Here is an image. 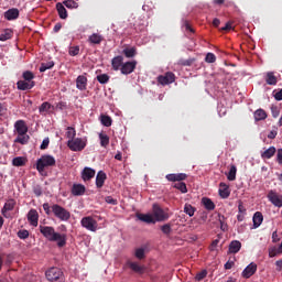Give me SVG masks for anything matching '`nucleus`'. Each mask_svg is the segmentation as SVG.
I'll return each mask as SVG.
<instances>
[{
  "label": "nucleus",
  "instance_id": "22",
  "mask_svg": "<svg viewBox=\"0 0 282 282\" xmlns=\"http://www.w3.org/2000/svg\"><path fill=\"white\" fill-rule=\"evenodd\" d=\"M241 250V241L239 240H232L229 243L228 254H237Z\"/></svg>",
  "mask_w": 282,
  "mask_h": 282
},
{
  "label": "nucleus",
  "instance_id": "34",
  "mask_svg": "<svg viewBox=\"0 0 282 282\" xmlns=\"http://www.w3.org/2000/svg\"><path fill=\"white\" fill-rule=\"evenodd\" d=\"M134 257H135V259H139V261H142V259H147V249L145 248H137L134 250Z\"/></svg>",
  "mask_w": 282,
  "mask_h": 282
},
{
  "label": "nucleus",
  "instance_id": "56",
  "mask_svg": "<svg viewBox=\"0 0 282 282\" xmlns=\"http://www.w3.org/2000/svg\"><path fill=\"white\" fill-rule=\"evenodd\" d=\"M55 109H59V111H63L67 109V102L65 101H59L55 105Z\"/></svg>",
  "mask_w": 282,
  "mask_h": 282
},
{
  "label": "nucleus",
  "instance_id": "31",
  "mask_svg": "<svg viewBox=\"0 0 282 282\" xmlns=\"http://www.w3.org/2000/svg\"><path fill=\"white\" fill-rule=\"evenodd\" d=\"M253 116H254L256 122H259V121L265 120V118H268V112H265V110L260 108L254 111Z\"/></svg>",
  "mask_w": 282,
  "mask_h": 282
},
{
  "label": "nucleus",
  "instance_id": "17",
  "mask_svg": "<svg viewBox=\"0 0 282 282\" xmlns=\"http://www.w3.org/2000/svg\"><path fill=\"white\" fill-rule=\"evenodd\" d=\"M124 63V57L118 55L111 59V67L115 72L121 70Z\"/></svg>",
  "mask_w": 282,
  "mask_h": 282
},
{
  "label": "nucleus",
  "instance_id": "53",
  "mask_svg": "<svg viewBox=\"0 0 282 282\" xmlns=\"http://www.w3.org/2000/svg\"><path fill=\"white\" fill-rule=\"evenodd\" d=\"M69 56H78L80 53V47L79 46H72L68 51Z\"/></svg>",
  "mask_w": 282,
  "mask_h": 282
},
{
  "label": "nucleus",
  "instance_id": "29",
  "mask_svg": "<svg viewBox=\"0 0 282 282\" xmlns=\"http://www.w3.org/2000/svg\"><path fill=\"white\" fill-rule=\"evenodd\" d=\"M14 206H17V200H14V199H9L6 204H4V206H3V208H2V215H3V217H7L6 216V214L8 213V212H10V210H14Z\"/></svg>",
  "mask_w": 282,
  "mask_h": 282
},
{
  "label": "nucleus",
  "instance_id": "26",
  "mask_svg": "<svg viewBox=\"0 0 282 282\" xmlns=\"http://www.w3.org/2000/svg\"><path fill=\"white\" fill-rule=\"evenodd\" d=\"M122 54L126 58H135V56H138V48L135 46L126 47L123 48Z\"/></svg>",
  "mask_w": 282,
  "mask_h": 282
},
{
  "label": "nucleus",
  "instance_id": "50",
  "mask_svg": "<svg viewBox=\"0 0 282 282\" xmlns=\"http://www.w3.org/2000/svg\"><path fill=\"white\" fill-rule=\"evenodd\" d=\"M226 217L225 216H219V224H220V229L226 232L228 230V224L225 223Z\"/></svg>",
  "mask_w": 282,
  "mask_h": 282
},
{
  "label": "nucleus",
  "instance_id": "63",
  "mask_svg": "<svg viewBox=\"0 0 282 282\" xmlns=\"http://www.w3.org/2000/svg\"><path fill=\"white\" fill-rule=\"evenodd\" d=\"M276 272H282V259L275 261Z\"/></svg>",
  "mask_w": 282,
  "mask_h": 282
},
{
  "label": "nucleus",
  "instance_id": "25",
  "mask_svg": "<svg viewBox=\"0 0 282 282\" xmlns=\"http://www.w3.org/2000/svg\"><path fill=\"white\" fill-rule=\"evenodd\" d=\"M219 195L223 199L230 197V187L226 183L219 184Z\"/></svg>",
  "mask_w": 282,
  "mask_h": 282
},
{
  "label": "nucleus",
  "instance_id": "12",
  "mask_svg": "<svg viewBox=\"0 0 282 282\" xmlns=\"http://www.w3.org/2000/svg\"><path fill=\"white\" fill-rule=\"evenodd\" d=\"M127 265L130 268V270H132V272H135L137 274H144V272H147V267L140 265L138 262L128 261Z\"/></svg>",
  "mask_w": 282,
  "mask_h": 282
},
{
  "label": "nucleus",
  "instance_id": "30",
  "mask_svg": "<svg viewBox=\"0 0 282 282\" xmlns=\"http://www.w3.org/2000/svg\"><path fill=\"white\" fill-rule=\"evenodd\" d=\"M56 10L58 12L59 19H63V20L67 19L68 17L67 9H65V6H63V3L58 2L56 4Z\"/></svg>",
  "mask_w": 282,
  "mask_h": 282
},
{
  "label": "nucleus",
  "instance_id": "49",
  "mask_svg": "<svg viewBox=\"0 0 282 282\" xmlns=\"http://www.w3.org/2000/svg\"><path fill=\"white\" fill-rule=\"evenodd\" d=\"M66 138H68V140H74L76 138V129H74L73 127H68Z\"/></svg>",
  "mask_w": 282,
  "mask_h": 282
},
{
  "label": "nucleus",
  "instance_id": "36",
  "mask_svg": "<svg viewBox=\"0 0 282 282\" xmlns=\"http://www.w3.org/2000/svg\"><path fill=\"white\" fill-rule=\"evenodd\" d=\"M227 180H229V182H235V180H237V166L231 165L229 173L227 175Z\"/></svg>",
  "mask_w": 282,
  "mask_h": 282
},
{
  "label": "nucleus",
  "instance_id": "3",
  "mask_svg": "<svg viewBox=\"0 0 282 282\" xmlns=\"http://www.w3.org/2000/svg\"><path fill=\"white\" fill-rule=\"evenodd\" d=\"M47 166H56V159L50 154L42 155L36 162L39 173H43Z\"/></svg>",
  "mask_w": 282,
  "mask_h": 282
},
{
  "label": "nucleus",
  "instance_id": "2",
  "mask_svg": "<svg viewBox=\"0 0 282 282\" xmlns=\"http://www.w3.org/2000/svg\"><path fill=\"white\" fill-rule=\"evenodd\" d=\"M52 213L59 221H69L72 219V213L58 204L52 205Z\"/></svg>",
  "mask_w": 282,
  "mask_h": 282
},
{
  "label": "nucleus",
  "instance_id": "64",
  "mask_svg": "<svg viewBox=\"0 0 282 282\" xmlns=\"http://www.w3.org/2000/svg\"><path fill=\"white\" fill-rule=\"evenodd\" d=\"M274 98L278 101L282 100V88L278 93H275Z\"/></svg>",
  "mask_w": 282,
  "mask_h": 282
},
{
  "label": "nucleus",
  "instance_id": "6",
  "mask_svg": "<svg viewBox=\"0 0 282 282\" xmlns=\"http://www.w3.org/2000/svg\"><path fill=\"white\" fill-rule=\"evenodd\" d=\"M80 225L83 228H86V230H89L90 232H96V230H98V221L91 216L82 218Z\"/></svg>",
  "mask_w": 282,
  "mask_h": 282
},
{
  "label": "nucleus",
  "instance_id": "5",
  "mask_svg": "<svg viewBox=\"0 0 282 282\" xmlns=\"http://www.w3.org/2000/svg\"><path fill=\"white\" fill-rule=\"evenodd\" d=\"M152 215L154 217L155 224H156V221H166V219H169V217H171L169 215V213H166L164 209H162V207H160V205H158V204H153Z\"/></svg>",
  "mask_w": 282,
  "mask_h": 282
},
{
  "label": "nucleus",
  "instance_id": "61",
  "mask_svg": "<svg viewBox=\"0 0 282 282\" xmlns=\"http://www.w3.org/2000/svg\"><path fill=\"white\" fill-rule=\"evenodd\" d=\"M230 30H232V22L229 21L220 29V32H230Z\"/></svg>",
  "mask_w": 282,
  "mask_h": 282
},
{
  "label": "nucleus",
  "instance_id": "44",
  "mask_svg": "<svg viewBox=\"0 0 282 282\" xmlns=\"http://www.w3.org/2000/svg\"><path fill=\"white\" fill-rule=\"evenodd\" d=\"M267 85H276V76H274V73L270 72L267 74Z\"/></svg>",
  "mask_w": 282,
  "mask_h": 282
},
{
  "label": "nucleus",
  "instance_id": "58",
  "mask_svg": "<svg viewBox=\"0 0 282 282\" xmlns=\"http://www.w3.org/2000/svg\"><path fill=\"white\" fill-rule=\"evenodd\" d=\"M33 193L34 195H36V197H41L43 195V189L41 188V186L36 185L33 187Z\"/></svg>",
  "mask_w": 282,
  "mask_h": 282
},
{
  "label": "nucleus",
  "instance_id": "38",
  "mask_svg": "<svg viewBox=\"0 0 282 282\" xmlns=\"http://www.w3.org/2000/svg\"><path fill=\"white\" fill-rule=\"evenodd\" d=\"M99 140L100 147H104V149H107V147H109V135L105 133H99Z\"/></svg>",
  "mask_w": 282,
  "mask_h": 282
},
{
  "label": "nucleus",
  "instance_id": "32",
  "mask_svg": "<svg viewBox=\"0 0 282 282\" xmlns=\"http://www.w3.org/2000/svg\"><path fill=\"white\" fill-rule=\"evenodd\" d=\"M261 224H263V214H261V212H257L253 215V227L259 228V226H261Z\"/></svg>",
  "mask_w": 282,
  "mask_h": 282
},
{
  "label": "nucleus",
  "instance_id": "54",
  "mask_svg": "<svg viewBox=\"0 0 282 282\" xmlns=\"http://www.w3.org/2000/svg\"><path fill=\"white\" fill-rule=\"evenodd\" d=\"M106 204H110L111 206H118V199L112 198L111 196H107L105 198Z\"/></svg>",
  "mask_w": 282,
  "mask_h": 282
},
{
  "label": "nucleus",
  "instance_id": "33",
  "mask_svg": "<svg viewBox=\"0 0 282 282\" xmlns=\"http://www.w3.org/2000/svg\"><path fill=\"white\" fill-rule=\"evenodd\" d=\"M14 142L17 144H28V142H30V135L28 133L18 134V137L14 140Z\"/></svg>",
  "mask_w": 282,
  "mask_h": 282
},
{
  "label": "nucleus",
  "instance_id": "47",
  "mask_svg": "<svg viewBox=\"0 0 282 282\" xmlns=\"http://www.w3.org/2000/svg\"><path fill=\"white\" fill-rule=\"evenodd\" d=\"M109 75L107 74H100L97 76V80L98 83H100V85H107V83H109Z\"/></svg>",
  "mask_w": 282,
  "mask_h": 282
},
{
  "label": "nucleus",
  "instance_id": "41",
  "mask_svg": "<svg viewBox=\"0 0 282 282\" xmlns=\"http://www.w3.org/2000/svg\"><path fill=\"white\" fill-rule=\"evenodd\" d=\"M52 107H54V106H52L51 102L44 101V102L39 107V111H40V113H47V111H50Z\"/></svg>",
  "mask_w": 282,
  "mask_h": 282
},
{
  "label": "nucleus",
  "instance_id": "20",
  "mask_svg": "<svg viewBox=\"0 0 282 282\" xmlns=\"http://www.w3.org/2000/svg\"><path fill=\"white\" fill-rule=\"evenodd\" d=\"M96 176V170L91 167H85L82 172V178L84 182H89V180L94 178Z\"/></svg>",
  "mask_w": 282,
  "mask_h": 282
},
{
  "label": "nucleus",
  "instance_id": "9",
  "mask_svg": "<svg viewBox=\"0 0 282 282\" xmlns=\"http://www.w3.org/2000/svg\"><path fill=\"white\" fill-rule=\"evenodd\" d=\"M138 66L137 61L126 62L121 66V74L124 76H129V74H133L135 72V67Z\"/></svg>",
  "mask_w": 282,
  "mask_h": 282
},
{
  "label": "nucleus",
  "instance_id": "42",
  "mask_svg": "<svg viewBox=\"0 0 282 282\" xmlns=\"http://www.w3.org/2000/svg\"><path fill=\"white\" fill-rule=\"evenodd\" d=\"M22 78H24L26 83H34V73H32L31 70H25L22 74Z\"/></svg>",
  "mask_w": 282,
  "mask_h": 282
},
{
  "label": "nucleus",
  "instance_id": "7",
  "mask_svg": "<svg viewBox=\"0 0 282 282\" xmlns=\"http://www.w3.org/2000/svg\"><path fill=\"white\" fill-rule=\"evenodd\" d=\"M267 198L276 208H282V195L276 193V189H270L268 192Z\"/></svg>",
  "mask_w": 282,
  "mask_h": 282
},
{
  "label": "nucleus",
  "instance_id": "57",
  "mask_svg": "<svg viewBox=\"0 0 282 282\" xmlns=\"http://www.w3.org/2000/svg\"><path fill=\"white\" fill-rule=\"evenodd\" d=\"M43 210L45 212L46 215H52V206H50V203H44L43 204Z\"/></svg>",
  "mask_w": 282,
  "mask_h": 282
},
{
  "label": "nucleus",
  "instance_id": "43",
  "mask_svg": "<svg viewBox=\"0 0 282 282\" xmlns=\"http://www.w3.org/2000/svg\"><path fill=\"white\" fill-rule=\"evenodd\" d=\"M12 39V30L7 29L2 34H0V41H10Z\"/></svg>",
  "mask_w": 282,
  "mask_h": 282
},
{
  "label": "nucleus",
  "instance_id": "18",
  "mask_svg": "<svg viewBox=\"0 0 282 282\" xmlns=\"http://www.w3.org/2000/svg\"><path fill=\"white\" fill-rule=\"evenodd\" d=\"M167 182H184L188 177L185 173H178V174H167L166 176Z\"/></svg>",
  "mask_w": 282,
  "mask_h": 282
},
{
  "label": "nucleus",
  "instance_id": "51",
  "mask_svg": "<svg viewBox=\"0 0 282 282\" xmlns=\"http://www.w3.org/2000/svg\"><path fill=\"white\" fill-rule=\"evenodd\" d=\"M19 239H28L30 237V231L28 229H21L18 231Z\"/></svg>",
  "mask_w": 282,
  "mask_h": 282
},
{
  "label": "nucleus",
  "instance_id": "40",
  "mask_svg": "<svg viewBox=\"0 0 282 282\" xmlns=\"http://www.w3.org/2000/svg\"><path fill=\"white\" fill-rule=\"evenodd\" d=\"M174 188H176L177 191H180L181 193H188V188L186 187V183L184 182H178V183H175L173 185Z\"/></svg>",
  "mask_w": 282,
  "mask_h": 282
},
{
  "label": "nucleus",
  "instance_id": "15",
  "mask_svg": "<svg viewBox=\"0 0 282 282\" xmlns=\"http://www.w3.org/2000/svg\"><path fill=\"white\" fill-rule=\"evenodd\" d=\"M35 85H36V82L19 80L17 83V87L18 89H20V91H28L30 89H33Z\"/></svg>",
  "mask_w": 282,
  "mask_h": 282
},
{
  "label": "nucleus",
  "instance_id": "27",
  "mask_svg": "<svg viewBox=\"0 0 282 282\" xmlns=\"http://www.w3.org/2000/svg\"><path fill=\"white\" fill-rule=\"evenodd\" d=\"M137 217L144 224H155V218L151 214H137Z\"/></svg>",
  "mask_w": 282,
  "mask_h": 282
},
{
  "label": "nucleus",
  "instance_id": "23",
  "mask_svg": "<svg viewBox=\"0 0 282 282\" xmlns=\"http://www.w3.org/2000/svg\"><path fill=\"white\" fill-rule=\"evenodd\" d=\"M106 181H107V173H105L104 171H99L96 176L97 188H102V186H105Z\"/></svg>",
  "mask_w": 282,
  "mask_h": 282
},
{
  "label": "nucleus",
  "instance_id": "21",
  "mask_svg": "<svg viewBox=\"0 0 282 282\" xmlns=\"http://www.w3.org/2000/svg\"><path fill=\"white\" fill-rule=\"evenodd\" d=\"M76 87L79 91H85L87 89V77L85 75H79L76 78Z\"/></svg>",
  "mask_w": 282,
  "mask_h": 282
},
{
  "label": "nucleus",
  "instance_id": "48",
  "mask_svg": "<svg viewBox=\"0 0 282 282\" xmlns=\"http://www.w3.org/2000/svg\"><path fill=\"white\" fill-rule=\"evenodd\" d=\"M101 124H104V127H111V124H112L111 117H109L107 115H102L101 116Z\"/></svg>",
  "mask_w": 282,
  "mask_h": 282
},
{
  "label": "nucleus",
  "instance_id": "4",
  "mask_svg": "<svg viewBox=\"0 0 282 282\" xmlns=\"http://www.w3.org/2000/svg\"><path fill=\"white\" fill-rule=\"evenodd\" d=\"M46 279L50 282H65V275L58 268H51L46 271Z\"/></svg>",
  "mask_w": 282,
  "mask_h": 282
},
{
  "label": "nucleus",
  "instance_id": "19",
  "mask_svg": "<svg viewBox=\"0 0 282 282\" xmlns=\"http://www.w3.org/2000/svg\"><path fill=\"white\" fill-rule=\"evenodd\" d=\"M19 14H20L19 9L12 8L4 12V19H7V21H17V19L19 18Z\"/></svg>",
  "mask_w": 282,
  "mask_h": 282
},
{
  "label": "nucleus",
  "instance_id": "14",
  "mask_svg": "<svg viewBox=\"0 0 282 282\" xmlns=\"http://www.w3.org/2000/svg\"><path fill=\"white\" fill-rule=\"evenodd\" d=\"M14 129L18 135H25V133H28V124H25L24 120L15 121Z\"/></svg>",
  "mask_w": 282,
  "mask_h": 282
},
{
  "label": "nucleus",
  "instance_id": "13",
  "mask_svg": "<svg viewBox=\"0 0 282 282\" xmlns=\"http://www.w3.org/2000/svg\"><path fill=\"white\" fill-rule=\"evenodd\" d=\"M28 221L31 226H33L34 228H36V226H39V212H36V209H31L28 213Z\"/></svg>",
  "mask_w": 282,
  "mask_h": 282
},
{
  "label": "nucleus",
  "instance_id": "8",
  "mask_svg": "<svg viewBox=\"0 0 282 282\" xmlns=\"http://www.w3.org/2000/svg\"><path fill=\"white\" fill-rule=\"evenodd\" d=\"M67 147L70 149V151H83L87 147V142L80 138H76L68 140Z\"/></svg>",
  "mask_w": 282,
  "mask_h": 282
},
{
  "label": "nucleus",
  "instance_id": "46",
  "mask_svg": "<svg viewBox=\"0 0 282 282\" xmlns=\"http://www.w3.org/2000/svg\"><path fill=\"white\" fill-rule=\"evenodd\" d=\"M52 67H54V62H46V63H42L40 66V72H47V69H52Z\"/></svg>",
  "mask_w": 282,
  "mask_h": 282
},
{
  "label": "nucleus",
  "instance_id": "10",
  "mask_svg": "<svg viewBox=\"0 0 282 282\" xmlns=\"http://www.w3.org/2000/svg\"><path fill=\"white\" fill-rule=\"evenodd\" d=\"M174 80L175 74L173 72H167L164 75L158 77V83H160V85H172Z\"/></svg>",
  "mask_w": 282,
  "mask_h": 282
},
{
  "label": "nucleus",
  "instance_id": "45",
  "mask_svg": "<svg viewBox=\"0 0 282 282\" xmlns=\"http://www.w3.org/2000/svg\"><path fill=\"white\" fill-rule=\"evenodd\" d=\"M195 207H193V205H191V204H185V206H184V213L186 214V215H188L189 217H193V215H195Z\"/></svg>",
  "mask_w": 282,
  "mask_h": 282
},
{
  "label": "nucleus",
  "instance_id": "24",
  "mask_svg": "<svg viewBox=\"0 0 282 282\" xmlns=\"http://www.w3.org/2000/svg\"><path fill=\"white\" fill-rule=\"evenodd\" d=\"M276 155V148L274 145L267 149L264 152L261 153L262 160H272Z\"/></svg>",
  "mask_w": 282,
  "mask_h": 282
},
{
  "label": "nucleus",
  "instance_id": "60",
  "mask_svg": "<svg viewBox=\"0 0 282 282\" xmlns=\"http://www.w3.org/2000/svg\"><path fill=\"white\" fill-rule=\"evenodd\" d=\"M275 162H278L280 166H282V149H278Z\"/></svg>",
  "mask_w": 282,
  "mask_h": 282
},
{
  "label": "nucleus",
  "instance_id": "1",
  "mask_svg": "<svg viewBox=\"0 0 282 282\" xmlns=\"http://www.w3.org/2000/svg\"><path fill=\"white\" fill-rule=\"evenodd\" d=\"M40 232L47 241L57 242L58 248L67 246V235L56 232L54 227L40 225Z\"/></svg>",
  "mask_w": 282,
  "mask_h": 282
},
{
  "label": "nucleus",
  "instance_id": "39",
  "mask_svg": "<svg viewBox=\"0 0 282 282\" xmlns=\"http://www.w3.org/2000/svg\"><path fill=\"white\" fill-rule=\"evenodd\" d=\"M63 6L68 8V10H76V9H78V2H76L74 0H65L63 2Z\"/></svg>",
  "mask_w": 282,
  "mask_h": 282
},
{
  "label": "nucleus",
  "instance_id": "52",
  "mask_svg": "<svg viewBox=\"0 0 282 282\" xmlns=\"http://www.w3.org/2000/svg\"><path fill=\"white\" fill-rule=\"evenodd\" d=\"M208 275V271L203 270L200 272H198L195 276L196 281H204V279H206V276Z\"/></svg>",
  "mask_w": 282,
  "mask_h": 282
},
{
  "label": "nucleus",
  "instance_id": "37",
  "mask_svg": "<svg viewBox=\"0 0 282 282\" xmlns=\"http://www.w3.org/2000/svg\"><path fill=\"white\" fill-rule=\"evenodd\" d=\"M25 162H28V159L23 156H18L12 160L13 166H25Z\"/></svg>",
  "mask_w": 282,
  "mask_h": 282
},
{
  "label": "nucleus",
  "instance_id": "28",
  "mask_svg": "<svg viewBox=\"0 0 282 282\" xmlns=\"http://www.w3.org/2000/svg\"><path fill=\"white\" fill-rule=\"evenodd\" d=\"M102 41H104L102 35H100L98 33H93L88 37V43H90L91 45H100L102 43Z\"/></svg>",
  "mask_w": 282,
  "mask_h": 282
},
{
  "label": "nucleus",
  "instance_id": "16",
  "mask_svg": "<svg viewBox=\"0 0 282 282\" xmlns=\"http://www.w3.org/2000/svg\"><path fill=\"white\" fill-rule=\"evenodd\" d=\"M86 191H87V188L85 187V185L73 184L70 193H72V195H74V197H80V196L85 195Z\"/></svg>",
  "mask_w": 282,
  "mask_h": 282
},
{
  "label": "nucleus",
  "instance_id": "55",
  "mask_svg": "<svg viewBox=\"0 0 282 282\" xmlns=\"http://www.w3.org/2000/svg\"><path fill=\"white\" fill-rule=\"evenodd\" d=\"M217 61V57L213 53H207L205 57L206 63H215Z\"/></svg>",
  "mask_w": 282,
  "mask_h": 282
},
{
  "label": "nucleus",
  "instance_id": "59",
  "mask_svg": "<svg viewBox=\"0 0 282 282\" xmlns=\"http://www.w3.org/2000/svg\"><path fill=\"white\" fill-rule=\"evenodd\" d=\"M163 235H171V225L166 224L161 227Z\"/></svg>",
  "mask_w": 282,
  "mask_h": 282
},
{
  "label": "nucleus",
  "instance_id": "11",
  "mask_svg": "<svg viewBox=\"0 0 282 282\" xmlns=\"http://www.w3.org/2000/svg\"><path fill=\"white\" fill-rule=\"evenodd\" d=\"M257 273V263L251 262L249 265L245 268V270L241 273L242 279H250V276H253V274Z\"/></svg>",
  "mask_w": 282,
  "mask_h": 282
},
{
  "label": "nucleus",
  "instance_id": "35",
  "mask_svg": "<svg viewBox=\"0 0 282 282\" xmlns=\"http://www.w3.org/2000/svg\"><path fill=\"white\" fill-rule=\"evenodd\" d=\"M202 204L204 205L206 210H215V203L210 198L204 197L202 199Z\"/></svg>",
  "mask_w": 282,
  "mask_h": 282
},
{
  "label": "nucleus",
  "instance_id": "62",
  "mask_svg": "<svg viewBox=\"0 0 282 282\" xmlns=\"http://www.w3.org/2000/svg\"><path fill=\"white\" fill-rule=\"evenodd\" d=\"M271 113L273 118H276L280 115L279 108L276 106L271 107Z\"/></svg>",
  "mask_w": 282,
  "mask_h": 282
}]
</instances>
